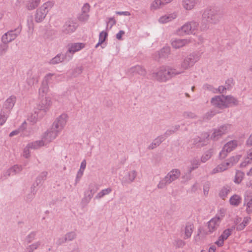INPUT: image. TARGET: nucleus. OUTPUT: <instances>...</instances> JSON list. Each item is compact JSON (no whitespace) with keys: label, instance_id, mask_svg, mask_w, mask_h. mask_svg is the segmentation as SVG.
Here are the masks:
<instances>
[{"label":"nucleus","instance_id":"nucleus-52","mask_svg":"<svg viewBox=\"0 0 252 252\" xmlns=\"http://www.w3.org/2000/svg\"><path fill=\"white\" fill-rule=\"evenodd\" d=\"M54 76H56V74L54 73H48L45 75L44 77L43 80L42 81L44 83H46L49 85V83L52 79V77Z\"/></svg>","mask_w":252,"mask_h":252},{"label":"nucleus","instance_id":"nucleus-38","mask_svg":"<svg viewBox=\"0 0 252 252\" xmlns=\"http://www.w3.org/2000/svg\"><path fill=\"white\" fill-rule=\"evenodd\" d=\"M49 91V85L47 84L42 82L41 86L39 89V94L40 95L43 96L46 94Z\"/></svg>","mask_w":252,"mask_h":252},{"label":"nucleus","instance_id":"nucleus-29","mask_svg":"<svg viewBox=\"0 0 252 252\" xmlns=\"http://www.w3.org/2000/svg\"><path fill=\"white\" fill-rule=\"evenodd\" d=\"M46 145L42 139L41 140L36 141L28 144V147L31 149H37Z\"/></svg>","mask_w":252,"mask_h":252},{"label":"nucleus","instance_id":"nucleus-39","mask_svg":"<svg viewBox=\"0 0 252 252\" xmlns=\"http://www.w3.org/2000/svg\"><path fill=\"white\" fill-rule=\"evenodd\" d=\"M86 161L85 159H84L81 163L80 169L79 170V171L77 173V176H76L77 179L79 180L81 178L82 176L83 175L84 171L86 168Z\"/></svg>","mask_w":252,"mask_h":252},{"label":"nucleus","instance_id":"nucleus-22","mask_svg":"<svg viewBox=\"0 0 252 252\" xmlns=\"http://www.w3.org/2000/svg\"><path fill=\"white\" fill-rule=\"evenodd\" d=\"M224 104L226 105V108L234 105H238V100L232 95H224Z\"/></svg>","mask_w":252,"mask_h":252},{"label":"nucleus","instance_id":"nucleus-62","mask_svg":"<svg viewBox=\"0 0 252 252\" xmlns=\"http://www.w3.org/2000/svg\"><path fill=\"white\" fill-rule=\"evenodd\" d=\"M252 163V161H251L250 159H248L247 157L245 158L244 161L241 163L240 167H246L248 164Z\"/></svg>","mask_w":252,"mask_h":252},{"label":"nucleus","instance_id":"nucleus-28","mask_svg":"<svg viewBox=\"0 0 252 252\" xmlns=\"http://www.w3.org/2000/svg\"><path fill=\"white\" fill-rule=\"evenodd\" d=\"M170 53V49L168 47H164L158 52V59L166 58Z\"/></svg>","mask_w":252,"mask_h":252},{"label":"nucleus","instance_id":"nucleus-48","mask_svg":"<svg viewBox=\"0 0 252 252\" xmlns=\"http://www.w3.org/2000/svg\"><path fill=\"white\" fill-rule=\"evenodd\" d=\"M40 245V242H37L29 246L26 250L28 252H33V251L37 249V248Z\"/></svg>","mask_w":252,"mask_h":252},{"label":"nucleus","instance_id":"nucleus-40","mask_svg":"<svg viewBox=\"0 0 252 252\" xmlns=\"http://www.w3.org/2000/svg\"><path fill=\"white\" fill-rule=\"evenodd\" d=\"M112 191V189L111 188H108L107 189H102L101 191L98 192L95 196L97 199H100L103 197L104 196L109 194Z\"/></svg>","mask_w":252,"mask_h":252},{"label":"nucleus","instance_id":"nucleus-24","mask_svg":"<svg viewBox=\"0 0 252 252\" xmlns=\"http://www.w3.org/2000/svg\"><path fill=\"white\" fill-rule=\"evenodd\" d=\"M196 3V0H183L182 5L186 10H190L193 8Z\"/></svg>","mask_w":252,"mask_h":252},{"label":"nucleus","instance_id":"nucleus-6","mask_svg":"<svg viewBox=\"0 0 252 252\" xmlns=\"http://www.w3.org/2000/svg\"><path fill=\"white\" fill-rule=\"evenodd\" d=\"M241 158V155H236L230 158L226 162L222 163L214 168L212 171L213 173L215 174L226 170L228 167L237 163Z\"/></svg>","mask_w":252,"mask_h":252},{"label":"nucleus","instance_id":"nucleus-4","mask_svg":"<svg viewBox=\"0 0 252 252\" xmlns=\"http://www.w3.org/2000/svg\"><path fill=\"white\" fill-rule=\"evenodd\" d=\"M200 59V56L195 53H191L186 57L180 64V71L182 73L192 67Z\"/></svg>","mask_w":252,"mask_h":252},{"label":"nucleus","instance_id":"nucleus-16","mask_svg":"<svg viewBox=\"0 0 252 252\" xmlns=\"http://www.w3.org/2000/svg\"><path fill=\"white\" fill-rule=\"evenodd\" d=\"M68 50L66 53V55L68 53L74 54L76 52L79 51L85 47V44L82 43H75L69 44L67 45Z\"/></svg>","mask_w":252,"mask_h":252},{"label":"nucleus","instance_id":"nucleus-27","mask_svg":"<svg viewBox=\"0 0 252 252\" xmlns=\"http://www.w3.org/2000/svg\"><path fill=\"white\" fill-rule=\"evenodd\" d=\"M164 140L163 136H160L155 139L152 143L149 146V149H154L159 146L161 143Z\"/></svg>","mask_w":252,"mask_h":252},{"label":"nucleus","instance_id":"nucleus-34","mask_svg":"<svg viewBox=\"0 0 252 252\" xmlns=\"http://www.w3.org/2000/svg\"><path fill=\"white\" fill-rule=\"evenodd\" d=\"M21 27H18L17 28L14 29V30H11L10 31L6 32L8 36L11 38L12 40H14L18 35L20 33L21 31Z\"/></svg>","mask_w":252,"mask_h":252},{"label":"nucleus","instance_id":"nucleus-56","mask_svg":"<svg viewBox=\"0 0 252 252\" xmlns=\"http://www.w3.org/2000/svg\"><path fill=\"white\" fill-rule=\"evenodd\" d=\"M89 17V15L88 14L81 12V13L78 16V18L79 21H86L88 19Z\"/></svg>","mask_w":252,"mask_h":252},{"label":"nucleus","instance_id":"nucleus-51","mask_svg":"<svg viewBox=\"0 0 252 252\" xmlns=\"http://www.w3.org/2000/svg\"><path fill=\"white\" fill-rule=\"evenodd\" d=\"M246 197L244 199L245 204L247 202V211L248 213L252 212V198H251L249 201Z\"/></svg>","mask_w":252,"mask_h":252},{"label":"nucleus","instance_id":"nucleus-3","mask_svg":"<svg viewBox=\"0 0 252 252\" xmlns=\"http://www.w3.org/2000/svg\"><path fill=\"white\" fill-rule=\"evenodd\" d=\"M180 174L181 172L179 169H172L159 181L157 186V188L159 189L165 188L167 185L171 184L172 182L178 179Z\"/></svg>","mask_w":252,"mask_h":252},{"label":"nucleus","instance_id":"nucleus-25","mask_svg":"<svg viewBox=\"0 0 252 252\" xmlns=\"http://www.w3.org/2000/svg\"><path fill=\"white\" fill-rule=\"evenodd\" d=\"M66 56V54H59L50 61L49 63L55 65L62 63L64 61Z\"/></svg>","mask_w":252,"mask_h":252},{"label":"nucleus","instance_id":"nucleus-50","mask_svg":"<svg viewBox=\"0 0 252 252\" xmlns=\"http://www.w3.org/2000/svg\"><path fill=\"white\" fill-rule=\"evenodd\" d=\"M183 116L185 119H195L197 117L195 113L189 111L184 112L183 113Z\"/></svg>","mask_w":252,"mask_h":252},{"label":"nucleus","instance_id":"nucleus-42","mask_svg":"<svg viewBox=\"0 0 252 252\" xmlns=\"http://www.w3.org/2000/svg\"><path fill=\"white\" fill-rule=\"evenodd\" d=\"M244 174L241 171H237L236 173L234 182L236 184H240L244 177Z\"/></svg>","mask_w":252,"mask_h":252},{"label":"nucleus","instance_id":"nucleus-12","mask_svg":"<svg viewBox=\"0 0 252 252\" xmlns=\"http://www.w3.org/2000/svg\"><path fill=\"white\" fill-rule=\"evenodd\" d=\"M211 102L213 106L220 109L226 108L227 106L224 104V95L215 96L212 98Z\"/></svg>","mask_w":252,"mask_h":252},{"label":"nucleus","instance_id":"nucleus-43","mask_svg":"<svg viewBox=\"0 0 252 252\" xmlns=\"http://www.w3.org/2000/svg\"><path fill=\"white\" fill-rule=\"evenodd\" d=\"M234 229V227H232L230 228H228L223 231L222 234L220 236L224 240H226L228 237L231 235L232 232Z\"/></svg>","mask_w":252,"mask_h":252},{"label":"nucleus","instance_id":"nucleus-23","mask_svg":"<svg viewBox=\"0 0 252 252\" xmlns=\"http://www.w3.org/2000/svg\"><path fill=\"white\" fill-rule=\"evenodd\" d=\"M194 225L190 222H188L186 224L184 229L185 235L184 237V239L189 238L193 231Z\"/></svg>","mask_w":252,"mask_h":252},{"label":"nucleus","instance_id":"nucleus-5","mask_svg":"<svg viewBox=\"0 0 252 252\" xmlns=\"http://www.w3.org/2000/svg\"><path fill=\"white\" fill-rule=\"evenodd\" d=\"M54 3L52 1H48L44 3L36 11L35 14V21L37 23L41 22L45 18L49 9L52 7Z\"/></svg>","mask_w":252,"mask_h":252},{"label":"nucleus","instance_id":"nucleus-33","mask_svg":"<svg viewBox=\"0 0 252 252\" xmlns=\"http://www.w3.org/2000/svg\"><path fill=\"white\" fill-rule=\"evenodd\" d=\"M40 0H30L26 4V7L28 10H32L35 9L39 4Z\"/></svg>","mask_w":252,"mask_h":252},{"label":"nucleus","instance_id":"nucleus-14","mask_svg":"<svg viewBox=\"0 0 252 252\" xmlns=\"http://www.w3.org/2000/svg\"><path fill=\"white\" fill-rule=\"evenodd\" d=\"M28 77L27 79V83L29 87H31L38 82L39 75L33 71L28 73Z\"/></svg>","mask_w":252,"mask_h":252},{"label":"nucleus","instance_id":"nucleus-19","mask_svg":"<svg viewBox=\"0 0 252 252\" xmlns=\"http://www.w3.org/2000/svg\"><path fill=\"white\" fill-rule=\"evenodd\" d=\"M97 188L94 184H90L89 186V189L87 191L88 194L83 198V201H86L87 203L90 202L94 194L96 192Z\"/></svg>","mask_w":252,"mask_h":252},{"label":"nucleus","instance_id":"nucleus-63","mask_svg":"<svg viewBox=\"0 0 252 252\" xmlns=\"http://www.w3.org/2000/svg\"><path fill=\"white\" fill-rule=\"evenodd\" d=\"M89 11H90V5L87 3L84 4V5H83V6L82 8L81 12L88 14V13L89 12Z\"/></svg>","mask_w":252,"mask_h":252},{"label":"nucleus","instance_id":"nucleus-9","mask_svg":"<svg viewBox=\"0 0 252 252\" xmlns=\"http://www.w3.org/2000/svg\"><path fill=\"white\" fill-rule=\"evenodd\" d=\"M198 22L192 21L184 24L181 28L180 31L182 32L187 34L194 33V32L198 29Z\"/></svg>","mask_w":252,"mask_h":252},{"label":"nucleus","instance_id":"nucleus-32","mask_svg":"<svg viewBox=\"0 0 252 252\" xmlns=\"http://www.w3.org/2000/svg\"><path fill=\"white\" fill-rule=\"evenodd\" d=\"M241 199L239 195L234 194L230 197L229 202L231 205L237 206L240 203Z\"/></svg>","mask_w":252,"mask_h":252},{"label":"nucleus","instance_id":"nucleus-37","mask_svg":"<svg viewBox=\"0 0 252 252\" xmlns=\"http://www.w3.org/2000/svg\"><path fill=\"white\" fill-rule=\"evenodd\" d=\"M251 220L250 217H246L244 218L243 222L238 224L236 227V229L238 231H241L244 229L245 226L248 224L250 220Z\"/></svg>","mask_w":252,"mask_h":252},{"label":"nucleus","instance_id":"nucleus-35","mask_svg":"<svg viewBox=\"0 0 252 252\" xmlns=\"http://www.w3.org/2000/svg\"><path fill=\"white\" fill-rule=\"evenodd\" d=\"M26 127L27 123L26 122H24L22 123V125L17 129H16L10 132L9 136L10 137H12L14 135L18 134L20 132L24 130L26 128Z\"/></svg>","mask_w":252,"mask_h":252},{"label":"nucleus","instance_id":"nucleus-2","mask_svg":"<svg viewBox=\"0 0 252 252\" xmlns=\"http://www.w3.org/2000/svg\"><path fill=\"white\" fill-rule=\"evenodd\" d=\"M182 73L175 68L169 66H162L156 72L153 73V77L159 82H166L173 77Z\"/></svg>","mask_w":252,"mask_h":252},{"label":"nucleus","instance_id":"nucleus-53","mask_svg":"<svg viewBox=\"0 0 252 252\" xmlns=\"http://www.w3.org/2000/svg\"><path fill=\"white\" fill-rule=\"evenodd\" d=\"M83 68L81 66L76 67L72 72V76L77 77L82 72Z\"/></svg>","mask_w":252,"mask_h":252},{"label":"nucleus","instance_id":"nucleus-46","mask_svg":"<svg viewBox=\"0 0 252 252\" xmlns=\"http://www.w3.org/2000/svg\"><path fill=\"white\" fill-rule=\"evenodd\" d=\"M217 112L214 110H211L207 112L203 117V121H207L210 120L213 117H214Z\"/></svg>","mask_w":252,"mask_h":252},{"label":"nucleus","instance_id":"nucleus-1","mask_svg":"<svg viewBox=\"0 0 252 252\" xmlns=\"http://www.w3.org/2000/svg\"><path fill=\"white\" fill-rule=\"evenodd\" d=\"M223 17V14L219 9L215 7L206 8L202 15V22L200 30L205 31L209 28V24H218Z\"/></svg>","mask_w":252,"mask_h":252},{"label":"nucleus","instance_id":"nucleus-57","mask_svg":"<svg viewBox=\"0 0 252 252\" xmlns=\"http://www.w3.org/2000/svg\"><path fill=\"white\" fill-rule=\"evenodd\" d=\"M2 42L4 43L7 44L11 41H12L11 38L8 36L6 33H5L4 35H2L1 37Z\"/></svg>","mask_w":252,"mask_h":252},{"label":"nucleus","instance_id":"nucleus-64","mask_svg":"<svg viewBox=\"0 0 252 252\" xmlns=\"http://www.w3.org/2000/svg\"><path fill=\"white\" fill-rule=\"evenodd\" d=\"M107 33L105 32L102 31L101 32L99 36V41H101L103 40V39H104V41L106 39V38L107 36Z\"/></svg>","mask_w":252,"mask_h":252},{"label":"nucleus","instance_id":"nucleus-30","mask_svg":"<svg viewBox=\"0 0 252 252\" xmlns=\"http://www.w3.org/2000/svg\"><path fill=\"white\" fill-rule=\"evenodd\" d=\"M231 190V188L230 186H225L220 190L219 195L222 199H224Z\"/></svg>","mask_w":252,"mask_h":252},{"label":"nucleus","instance_id":"nucleus-18","mask_svg":"<svg viewBox=\"0 0 252 252\" xmlns=\"http://www.w3.org/2000/svg\"><path fill=\"white\" fill-rule=\"evenodd\" d=\"M16 101V96L14 95H11L4 102L2 109L9 110V112H10V110L14 106Z\"/></svg>","mask_w":252,"mask_h":252},{"label":"nucleus","instance_id":"nucleus-61","mask_svg":"<svg viewBox=\"0 0 252 252\" xmlns=\"http://www.w3.org/2000/svg\"><path fill=\"white\" fill-rule=\"evenodd\" d=\"M30 148L28 147V145L24 148V151H23V156L26 158H28L30 156V152L29 149Z\"/></svg>","mask_w":252,"mask_h":252},{"label":"nucleus","instance_id":"nucleus-8","mask_svg":"<svg viewBox=\"0 0 252 252\" xmlns=\"http://www.w3.org/2000/svg\"><path fill=\"white\" fill-rule=\"evenodd\" d=\"M67 116L65 114H63L58 117L52 124V129L60 132L66 125Z\"/></svg>","mask_w":252,"mask_h":252},{"label":"nucleus","instance_id":"nucleus-47","mask_svg":"<svg viewBox=\"0 0 252 252\" xmlns=\"http://www.w3.org/2000/svg\"><path fill=\"white\" fill-rule=\"evenodd\" d=\"M185 245L186 242L180 239L175 240L174 242V245L176 249L183 248Z\"/></svg>","mask_w":252,"mask_h":252},{"label":"nucleus","instance_id":"nucleus-36","mask_svg":"<svg viewBox=\"0 0 252 252\" xmlns=\"http://www.w3.org/2000/svg\"><path fill=\"white\" fill-rule=\"evenodd\" d=\"M176 17L175 15L170 14L169 15H165L161 17L159 19V22L161 23H166L169 21H171Z\"/></svg>","mask_w":252,"mask_h":252},{"label":"nucleus","instance_id":"nucleus-26","mask_svg":"<svg viewBox=\"0 0 252 252\" xmlns=\"http://www.w3.org/2000/svg\"><path fill=\"white\" fill-rule=\"evenodd\" d=\"M238 143L236 140H231L226 143L223 147L226 151L229 153L233 151L237 146Z\"/></svg>","mask_w":252,"mask_h":252},{"label":"nucleus","instance_id":"nucleus-7","mask_svg":"<svg viewBox=\"0 0 252 252\" xmlns=\"http://www.w3.org/2000/svg\"><path fill=\"white\" fill-rule=\"evenodd\" d=\"M231 129V125L229 124H225L222 125L217 128L213 129V133L211 138L214 141L218 140L222 135L228 133Z\"/></svg>","mask_w":252,"mask_h":252},{"label":"nucleus","instance_id":"nucleus-10","mask_svg":"<svg viewBox=\"0 0 252 252\" xmlns=\"http://www.w3.org/2000/svg\"><path fill=\"white\" fill-rule=\"evenodd\" d=\"M59 134V132L52 129L51 127L50 129L44 133L42 139L44 140V142L46 145L55 139Z\"/></svg>","mask_w":252,"mask_h":252},{"label":"nucleus","instance_id":"nucleus-17","mask_svg":"<svg viewBox=\"0 0 252 252\" xmlns=\"http://www.w3.org/2000/svg\"><path fill=\"white\" fill-rule=\"evenodd\" d=\"M127 73L130 75H134L138 74L144 76L146 74V71L142 66L140 65H136L128 69Z\"/></svg>","mask_w":252,"mask_h":252},{"label":"nucleus","instance_id":"nucleus-11","mask_svg":"<svg viewBox=\"0 0 252 252\" xmlns=\"http://www.w3.org/2000/svg\"><path fill=\"white\" fill-rule=\"evenodd\" d=\"M190 163L191 166L189 168L187 173L183 177L184 179L187 180L191 179V172L198 167L200 164L199 159L197 158H194L190 160Z\"/></svg>","mask_w":252,"mask_h":252},{"label":"nucleus","instance_id":"nucleus-41","mask_svg":"<svg viewBox=\"0 0 252 252\" xmlns=\"http://www.w3.org/2000/svg\"><path fill=\"white\" fill-rule=\"evenodd\" d=\"M213 150L212 149H210L208 151H206L204 154L201 158V161L202 162H205L209 159L211 158L212 156Z\"/></svg>","mask_w":252,"mask_h":252},{"label":"nucleus","instance_id":"nucleus-60","mask_svg":"<svg viewBox=\"0 0 252 252\" xmlns=\"http://www.w3.org/2000/svg\"><path fill=\"white\" fill-rule=\"evenodd\" d=\"M229 153V152L226 151L225 149H224V148L223 147L220 153V158L221 159L224 158L227 156L228 153Z\"/></svg>","mask_w":252,"mask_h":252},{"label":"nucleus","instance_id":"nucleus-44","mask_svg":"<svg viewBox=\"0 0 252 252\" xmlns=\"http://www.w3.org/2000/svg\"><path fill=\"white\" fill-rule=\"evenodd\" d=\"M161 5H164V2L161 0H155L152 3L151 8L152 9H157L160 8Z\"/></svg>","mask_w":252,"mask_h":252},{"label":"nucleus","instance_id":"nucleus-31","mask_svg":"<svg viewBox=\"0 0 252 252\" xmlns=\"http://www.w3.org/2000/svg\"><path fill=\"white\" fill-rule=\"evenodd\" d=\"M9 114L10 112H9V110L1 109L0 113V125H2L5 123Z\"/></svg>","mask_w":252,"mask_h":252},{"label":"nucleus","instance_id":"nucleus-20","mask_svg":"<svg viewBox=\"0 0 252 252\" xmlns=\"http://www.w3.org/2000/svg\"><path fill=\"white\" fill-rule=\"evenodd\" d=\"M77 27L75 23L72 21L66 22L63 28V32L65 34H69L75 31Z\"/></svg>","mask_w":252,"mask_h":252},{"label":"nucleus","instance_id":"nucleus-13","mask_svg":"<svg viewBox=\"0 0 252 252\" xmlns=\"http://www.w3.org/2000/svg\"><path fill=\"white\" fill-rule=\"evenodd\" d=\"M221 219L220 217H215L208 222V228L210 233L216 231L219 227Z\"/></svg>","mask_w":252,"mask_h":252},{"label":"nucleus","instance_id":"nucleus-45","mask_svg":"<svg viewBox=\"0 0 252 252\" xmlns=\"http://www.w3.org/2000/svg\"><path fill=\"white\" fill-rule=\"evenodd\" d=\"M65 239L66 242L71 241L75 239L76 237V234L74 231H70L67 233L65 235Z\"/></svg>","mask_w":252,"mask_h":252},{"label":"nucleus","instance_id":"nucleus-58","mask_svg":"<svg viewBox=\"0 0 252 252\" xmlns=\"http://www.w3.org/2000/svg\"><path fill=\"white\" fill-rule=\"evenodd\" d=\"M22 166L18 165H15L12 167H11V170H12V172L14 174L19 173L22 170Z\"/></svg>","mask_w":252,"mask_h":252},{"label":"nucleus","instance_id":"nucleus-21","mask_svg":"<svg viewBox=\"0 0 252 252\" xmlns=\"http://www.w3.org/2000/svg\"><path fill=\"white\" fill-rule=\"evenodd\" d=\"M190 40L187 39H174L171 42V45L174 48L178 49L189 44Z\"/></svg>","mask_w":252,"mask_h":252},{"label":"nucleus","instance_id":"nucleus-49","mask_svg":"<svg viewBox=\"0 0 252 252\" xmlns=\"http://www.w3.org/2000/svg\"><path fill=\"white\" fill-rule=\"evenodd\" d=\"M137 176V173L135 170L130 171L128 173L127 180L129 183L132 182Z\"/></svg>","mask_w":252,"mask_h":252},{"label":"nucleus","instance_id":"nucleus-59","mask_svg":"<svg viewBox=\"0 0 252 252\" xmlns=\"http://www.w3.org/2000/svg\"><path fill=\"white\" fill-rule=\"evenodd\" d=\"M67 242L66 239H65V236L63 237L58 238L56 242V245L58 246L61 245Z\"/></svg>","mask_w":252,"mask_h":252},{"label":"nucleus","instance_id":"nucleus-54","mask_svg":"<svg viewBox=\"0 0 252 252\" xmlns=\"http://www.w3.org/2000/svg\"><path fill=\"white\" fill-rule=\"evenodd\" d=\"M8 46L7 44L2 42L0 44V55H2L6 53L8 49Z\"/></svg>","mask_w":252,"mask_h":252},{"label":"nucleus","instance_id":"nucleus-55","mask_svg":"<svg viewBox=\"0 0 252 252\" xmlns=\"http://www.w3.org/2000/svg\"><path fill=\"white\" fill-rule=\"evenodd\" d=\"M35 232H32L30 234H29L26 238V241L28 243H31L35 238Z\"/></svg>","mask_w":252,"mask_h":252},{"label":"nucleus","instance_id":"nucleus-15","mask_svg":"<svg viewBox=\"0 0 252 252\" xmlns=\"http://www.w3.org/2000/svg\"><path fill=\"white\" fill-rule=\"evenodd\" d=\"M51 99L49 97H46L45 99L41 100L40 103L37 105V109L39 111H43L46 113L49 110L51 106Z\"/></svg>","mask_w":252,"mask_h":252}]
</instances>
